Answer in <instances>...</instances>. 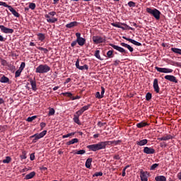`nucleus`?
Returning a JSON list of instances; mask_svg holds the SVG:
<instances>
[{"label":"nucleus","mask_w":181,"mask_h":181,"mask_svg":"<svg viewBox=\"0 0 181 181\" xmlns=\"http://www.w3.org/2000/svg\"><path fill=\"white\" fill-rule=\"evenodd\" d=\"M112 144H115V145H118V144H121V140L117 141H100L98 144L88 145L86 146L89 151H92V152H97V151H101L103 149H105L107 146L110 145H112Z\"/></svg>","instance_id":"f257e3e1"},{"label":"nucleus","mask_w":181,"mask_h":181,"mask_svg":"<svg viewBox=\"0 0 181 181\" xmlns=\"http://www.w3.org/2000/svg\"><path fill=\"white\" fill-rule=\"evenodd\" d=\"M49 70L50 66H49L47 64H40L35 69V73L44 74L45 73H49Z\"/></svg>","instance_id":"f03ea898"},{"label":"nucleus","mask_w":181,"mask_h":181,"mask_svg":"<svg viewBox=\"0 0 181 181\" xmlns=\"http://www.w3.org/2000/svg\"><path fill=\"white\" fill-rule=\"evenodd\" d=\"M146 12L148 13H150V15H151L152 16H153V18H155V19H156V21H159V19H160L161 13H160V11H159V10H158L156 8L152 9L151 8H147Z\"/></svg>","instance_id":"7ed1b4c3"},{"label":"nucleus","mask_w":181,"mask_h":181,"mask_svg":"<svg viewBox=\"0 0 181 181\" xmlns=\"http://www.w3.org/2000/svg\"><path fill=\"white\" fill-rule=\"evenodd\" d=\"M92 40L95 45H100V43H105V37H101L98 35L93 36Z\"/></svg>","instance_id":"20e7f679"},{"label":"nucleus","mask_w":181,"mask_h":181,"mask_svg":"<svg viewBox=\"0 0 181 181\" xmlns=\"http://www.w3.org/2000/svg\"><path fill=\"white\" fill-rule=\"evenodd\" d=\"M47 134V131L44 130L40 134H35L31 136L30 138H34L33 140V142H34V144H35V143L37 142V141H39V139H40L41 138H43V136H45V135H46Z\"/></svg>","instance_id":"39448f33"},{"label":"nucleus","mask_w":181,"mask_h":181,"mask_svg":"<svg viewBox=\"0 0 181 181\" xmlns=\"http://www.w3.org/2000/svg\"><path fill=\"white\" fill-rule=\"evenodd\" d=\"M75 35L76 36V42H77L78 45L81 47L85 45H86V38H83L81 37V33H76Z\"/></svg>","instance_id":"423d86ee"},{"label":"nucleus","mask_w":181,"mask_h":181,"mask_svg":"<svg viewBox=\"0 0 181 181\" xmlns=\"http://www.w3.org/2000/svg\"><path fill=\"white\" fill-rule=\"evenodd\" d=\"M110 46H111V47H112L113 49H115V50H117V52H119V53H122V54H123V56H124L125 54H127L128 53V51H127L125 49L118 46V45H115L114 44H109Z\"/></svg>","instance_id":"0eeeda50"},{"label":"nucleus","mask_w":181,"mask_h":181,"mask_svg":"<svg viewBox=\"0 0 181 181\" xmlns=\"http://www.w3.org/2000/svg\"><path fill=\"white\" fill-rule=\"evenodd\" d=\"M112 25L115 28H119V29H122V30H125V29H129V30H134V28H132V27H129L126 23H122L121 24V25H122L124 27L121 26V25H119L118 23H112Z\"/></svg>","instance_id":"6e6552de"},{"label":"nucleus","mask_w":181,"mask_h":181,"mask_svg":"<svg viewBox=\"0 0 181 181\" xmlns=\"http://www.w3.org/2000/svg\"><path fill=\"white\" fill-rule=\"evenodd\" d=\"M153 88L155 93H156L157 94H159L160 93V88L159 87L158 78H155L153 80Z\"/></svg>","instance_id":"1a4fd4ad"},{"label":"nucleus","mask_w":181,"mask_h":181,"mask_svg":"<svg viewBox=\"0 0 181 181\" xmlns=\"http://www.w3.org/2000/svg\"><path fill=\"white\" fill-rule=\"evenodd\" d=\"M143 152L146 155H153L156 151L152 147L146 146V147H144Z\"/></svg>","instance_id":"9d476101"},{"label":"nucleus","mask_w":181,"mask_h":181,"mask_svg":"<svg viewBox=\"0 0 181 181\" xmlns=\"http://www.w3.org/2000/svg\"><path fill=\"white\" fill-rule=\"evenodd\" d=\"M155 69L159 73H165V74L173 73V69H170L169 68H159L158 66H156Z\"/></svg>","instance_id":"9b49d317"},{"label":"nucleus","mask_w":181,"mask_h":181,"mask_svg":"<svg viewBox=\"0 0 181 181\" xmlns=\"http://www.w3.org/2000/svg\"><path fill=\"white\" fill-rule=\"evenodd\" d=\"M0 30L3 33H6V34H12L13 33V29L11 28H8L6 27H5L4 25H0Z\"/></svg>","instance_id":"f8f14e48"},{"label":"nucleus","mask_w":181,"mask_h":181,"mask_svg":"<svg viewBox=\"0 0 181 181\" xmlns=\"http://www.w3.org/2000/svg\"><path fill=\"white\" fill-rule=\"evenodd\" d=\"M28 81H30V83L31 84V88H32L33 91H37V84H36V78L34 77L33 79L32 78H30Z\"/></svg>","instance_id":"ddd939ff"},{"label":"nucleus","mask_w":181,"mask_h":181,"mask_svg":"<svg viewBox=\"0 0 181 181\" xmlns=\"http://www.w3.org/2000/svg\"><path fill=\"white\" fill-rule=\"evenodd\" d=\"M122 38L124 39L125 40H127L128 42H130V43H132L135 46H142V44L141 42H139L138 41H136L135 40L128 38L125 36H123Z\"/></svg>","instance_id":"4468645a"},{"label":"nucleus","mask_w":181,"mask_h":181,"mask_svg":"<svg viewBox=\"0 0 181 181\" xmlns=\"http://www.w3.org/2000/svg\"><path fill=\"white\" fill-rule=\"evenodd\" d=\"M164 78L168 81H171V83H177V79L173 75H166L164 76Z\"/></svg>","instance_id":"2eb2a0df"},{"label":"nucleus","mask_w":181,"mask_h":181,"mask_svg":"<svg viewBox=\"0 0 181 181\" xmlns=\"http://www.w3.org/2000/svg\"><path fill=\"white\" fill-rule=\"evenodd\" d=\"M90 107H91V104H88V105H85L83 107H82L79 110H78L76 112L77 114H79L80 115H83V113L85 111H87Z\"/></svg>","instance_id":"dca6fc26"},{"label":"nucleus","mask_w":181,"mask_h":181,"mask_svg":"<svg viewBox=\"0 0 181 181\" xmlns=\"http://www.w3.org/2000/svg\"><path fill=\"white\" fill-rule=\"evenodd\" d=\"M7 8H8V11L11 12L12 15H13V16L16 18H19L21 16V14H19V13H18L17 11L12 7V6H8Z\"/></svg>","instance_id":"f3484780"},{"label":"nucleus","mask_w":181,"mask_h":181,"mask_svg":"<svg viewBox=\"0 0 181 181\" xmlns=\"http://www.w3.org/2000/svg\"><path fill=\"white\" fill-rule=\"evenodd\" d=\"M80 116H81V115H79L78 113H77L76 112L75 115H74V118H73L74 122H75L78 125H81V122H80V119H79Z\"/></svg>","instance_id":"a211bd4d"},{"label":"nucleus","mask_w":181,"mask_h":181,"mask_svg":"<svg viewBox=\"0 0 181 181\" xmlns=\"http://www.w3.org/2000/svg\"><path fill=\"white\" fill-rule=\"evenodd\" d=\"M140 177L141 181H148V172L141 171Z\"/></svg>","instance_id":"6ab92c4d"},{"label":"nucleus","mask_w":181,"mask_h":181,"mask_svg":"<svg viewBox=\"0 0 181 181\" xmlns=\"http://www.w3.org/2000/svg\"><path fill=\"white\" fill-rule=\"evenodd\" d=\"M136 144L138 145V146H145V145L148 144V139H144L142 140H139L136 141Z\"/></svg>","instance_id":"aec40b11"},{"label":"nucleus","mask_w":181,"mask_h":181,"mask_svg":"<svg viewBox=\"0 0 181 181\" xmlns=\"http://www.w3.org/2000/svg\"><path fill=\"white\" fill-rule=\"evenodd\" d=\"M35 175H36V173L35 171H33L29 174H27L25 177V180H29V179H33V177H35Z\"/></svg>","instance_id":"412c9836"},{"label":"nucleus","mask_w":181,"mask_h":181,"mask_svg":"<svg viewBox=\"0 0 181 181\" xmlns=\"http://www.w3.org/2000/svg\"><path fill=\"white\" fill-rule=\"evenodd\" d=\"M120 46H122V47H126L131 52H134V48L132 47H131V45H129L127 43L122 42V43H120Z\"/></svg>","instance_id":"4be33fe9"},{"label":"nucleus","mask_w":181,"mask_h":181,"mask_svg":"<svg viewBox=\"0 0 181 181\" xmlns=\"http://www.w3.org/2000/svg\"><path fill=\"white\" fill-rule=\"evenodd\" d=\"M78 25V23L77 21L71 22L66 25V28H68V29H71V28H74V26H77Z\"/></svg>","instance_id":"5701e85b"},{"label":"nucleus","mask_w":181,"mask_h":181,"mask_svg":"<svg viewBox=\"0 0 181 181\" xmlns=\"http://www.w3.org/2000/svg\"><path fill=\"white\" fill-rule=\"evenodd\" d=\"M78 139L75 138V139H72L69 141H67L66 143V145H68V146H70V145H74V144H78Z\"/></svg>","instance_id":"b1692460"},{"label":"nucleus","mask_w":181,"mask_h":181,"mask_svg":"<svg viewBox=\"0 0 181 181\" xmlns=\"http://www.w3.org/2000/svg\"><path fill=\"white\" fill-rule=\"evenodd\" d=\"M93 162V159L91 158H89L86 160L85 166L87 168V169H90L91 168V163Z\"/></svg>","instance_id":"393cba45"},{"label":"nucleus","mask_w":181,"mask_h":181,"mask_svg":"<svg viewBox=\"0 0 181 181\" xmlns=\"http://www.w3.org/2000/svg\"><path fill=\"white\" fill-rule=\"evenodd\" d=\"M148 125H149V124L145 122H141L136 124L137 128H144V127H147Z\"/></svg>","instance_id":"a878e982"},{"label":"nucleus","mask_w":181,"mask_h":181,"mask_svg":"<svg viewBox=\"0 0 181 181\" xmlns=\"http://www.w3.org/2000/svg\"><path fill=\"white\" fill-rule=\"evenodd\" d=\"M156 181H166V177L163 175H158L155 177Z\"/></svg>","instance_id":"bb28decb"},{"label":"nucleus","mask_w":181,"mask_h":181,"mask_svg":"<svg viewBox=\"0 0 181 181\" xmlns=\"http://www.w3.org/2000/svg\"><path fill=\"white\" fill-rule=\"evenodd\" d=\"M37 36L38 37V40H40V42H43V40L46 39V36L43 33H38Z\"/></svg>","instance_id":"cd10ccee"},{"label":"nucleus","mask_w":181,"mask_h":181,"mask_svg":"<svg viewBox=\"0 0 181 181\" xmlns=\"http://www.w3.org/2000/svg\"><path fill=\"white\" fill-rule=\"evenodd\" d=\"M0 83H9V78L5 76L4 75L1 78H0Z\"/></svg>","instance_id":"c85d7f7f"},{"label":"nucleus","mask_w":181,"mask_h":181,"mask_svg":"<svg viewBox=\"0 0 181 181\" xmlns=\"http://www.w3.org/2000/svg\"><path fill=\"white\" fill-rule=\"evenodd\" d=\"M171 52H173V53H176L177 54L181 55V49L172 47Z\"/></svg>","instance_id":"c756f323"},{"label":"nucleus","mask_w":181,"mask_h":181,"mask_svg":"<svg viewBox=\"0 0 181 181\" xmlns=\"http://www.w3.org/2000/svg\"><path fill=\"white\" fill-rule=\"evenodd\" d=\"M106 54L108 59H112L114 57V50H109Z\"/></svg>","instance_id":"7c9ffc66"},{"label":"nucleus","mask_w":181,"mask_h":181,"mask_svg":"<svg viewBox=\"0 0 181 181\" xmlns=\"http://www.w3.org/2000/svg\"><path fill=\"white\" fill-rule=\"evenodd\" d=\"M47 22H48V23H56V22H57V18H49V19H47Z\"/></svg>","instance_id":"2f4dec72"},{"label":"nucleus","mask_w":181,"mask_h":181,"mask_svg":"<svg viewBox=\"0 0 181 181\" xmlns=\"http://www.w3.org/2000/svg\"><path fill=\"white\" fill-rule=\"evenodd\" d=\"M75 132H71V133H69L67 134L63 135L62 138L63 139H66V138H70V136H73L75 135Z\"/></svg>","instance_id":"473e14b6"},{"label":"nucleus","mask_w":181,"mask_h":181,"mask_svg":"<svg viewBox=\"0 0 181 181\" xmlns=\"http://www.w3.org/2000/svg\"><path fill=\"white\" fill-rule=\"evenodd\" d=\"M146 101H151L152 100V93H147L146 95Z\"/></svg>","instance_id":"72a5a7b5"},{"label":"nucleus","mask_w":181,"mask_h":181,"mask_svg":"<svg viewBox=\"0 0 181 181\" xmlns=\"http://www.w3.org/2000/svg\"><path fill=\"white\" fill-rule=\"evenodd\" d=\"M95 57H96V59H98L99 60H103V59L101 58V56L100 55V50L95 51Z\"/></svg>","instance_id":"f704fd0d"},{"label":"nucleus","mask_w":181,"mask_h":181,"mask_svg":"<svg viewBox=\"0 0 181 181\" xmlns=\"http://www.w3.org/2000/svg\"><path fill=\"white\" fill-rule=\"evenodd\" d=\"M36 118H37V116L36 115L29 117L27 118L26 121H28V122H32V121H34V119H36Z\"/></svg>","instance_id":"c9c22d12"},{"label":"nucleus","mask_w":181,"mask_h":181,"mask_svg":"<svg viewBox=\"0 0 181 181\" xmlns=\"http://www.w3.org/2000/svg\"><path fill=\"white\" fill-rule=\"evenodd\" d=\"M12 158L10 156H6V159L3 160V163H10Z\"/></svg>","instance_id":"e433bc0d"},{"label":"nucleus","mask_w":181,"mask_h":181,"mask_svg":"<svg viewBox=\"0 0 181 181\" xmlns=\"http://www.w3.org/2000/svg\"><path fill=\"white\" fill-rule=\"evenodd\" d=\"M28 8L30 9H32V11H34V9L36 8V4H35V3H29Z\"/></svg>","instance_id":"4c0bfd02"},{"label":"nucleus","mask_w":181,"mask_h":181,"mask_svg":"<svg viewBox=\"0 0 181 181\" xmlns=\"http://www.w3.org/2000/svg\"><path fill=\"white\" fill-rule=\"evenodd\" d=\"M164 141H169V139H173L175 138L173 136L171 135H167L165 136H163Z\"/></svg>","instance_id":"58836bf2"},{"label":"nucleus","mask_w":181,"mask_h":181,"mask_svg":"<svg viewBox=\"0 0 181 181\" xmlns=\"http://www.w3.org/2000/svg\"><path fill=\"white\" fill-rule=\"evenodd\" d=\"M21 73H22V71L21 69H18L15 73V78H18V77H21Z\"/></svg>","instance_id":"ea45409f"},{"label":"nucleus","mask_w":181,"mask_h":181,"mask_svg":"<svg viewBox=\"0 0 181 181\" xmlns=\"http://www.w3.org/2000/svg\"><path fill=\"white\" fill-rule=\"evenodd\" d=\"M62 95H64V97H68L69 98H71V97H73V94H71V93H63Z\"/></svg>","instance_id":"a19ab883"},{"label":"nucleus","mask_w":181,"mask_h":181,"mask_svg":"<svg viewBox=\"0 0 181 181\" xmlns=\"http://www.w3.org/2000/svg\"><path fill=\"white\" fill-rule=\"evenodd\" d=\"M78 70H88V65L84 64L83 66H81Z\"/></svg>","instance_id":"79ce46f5"},{"label":"nucleus","mask_w":181,"mask_h":181,"mask_svg":"<svg viewBox=\"0 0 181 181\" xmlns=\"http://www.w3.org/2000/svg\"><path fill=\"white\" fill-rule=\"evenodd\" d=\"M158 166H159V164L158 163H154L153 164L151 168H150V170H155V169L156 168H158Z\"/></svg>","instance_id":"37998d69"},{"label":"nucleus","mask_w":181,"mask_h":181,"mask_svg":"<svg viewBox=\"0 0 181 181\" xmlns=\"http://www.w3.org/2000/svg\"><path fill=\"white\" fill-rule=\"evenodd\" d=\"M86 150H79L75 153L76 155H84Z\"/></svg>","instance_id":"c03bdc74"},{"label":"nucleus","mask_w":181,"mask_h":181,"mask_svg":"<svg viewBox=\"0 0 181 181\" xmlns=\"http://www.w3.org/2000/svg\"><path fill=\"white\" fill-rule=\"evenodd\" d=\"M98 176H103V172H96L93 175V177H98Z\"/></svg>","instance_id":"a18cd8bd"},{"label":"nucleus","mask_w":181,"mask_h":181,"mask_svg":"<svg viewBox=\"0 0 181 181\" xmlns=\"http://www.w3.org/2000/svg\"><path fill=\"white\" fill-rule=\"evenodd\" d=\"M127 5L129 6V8H135V2L134 1H129Z\"/></svg>","instance_id":"49530a36"},{"label":"nucleus","mask_w":181,"mask_h":181,"mask_svg":"<svg viewBox=\"0 0 181 181\" xmlns=\"http://www.w3.org/2000/svg\"><path fill=\"white\" fill-rule=\"evenodd\" d=\"M54 109L53 108H49V113H48V115L50 117L52 115H54Z\"/></svg>","instance_id":"de8ad7c7"},{"label":"nucleus","mask_w":181,"mask_h":181,"mask_svg":"<svg viewBox=\"0 0 181 181\" xmlns=\"http://www.w3.org/2000/svg\"><path fill=\"white\" fill-rule=\"evenodd\" d=\"M25 66L26 64L25 62H22L18 69L21 70V71H23V69H25Z\"/></svg>","instance_id":"09e8293b"},{"label":"nucleus","mask_w":181,"mask_h":181,"mask_svg":"<svg viewBox=\"0 0 181 181\" xmlns=\"http://www.w3.org/2000/svg\"><path fill=\"white\" fill-rule=\"evenodd\" d=\"M26 151H23L22 152V155L21 156V159H26Z\"/></svg>","instance_id":"8fccbe9b"},{"label":"nucleus","mask_w":181,"mask_h":181,"mask_svg":"<svg viewBox=\"0 0 181 181\" xmlns=\"http://www.w3.org/2000/svg\"><path fill=\"white\" fill-rule=\"evenodd\" d=\"M1 66H8V62L5 59H1Z\"/></svg>","instance_id":"3c124183"},{"label":"nucleus","mask_w":181,"mask_h":181,"mask_svg":"<svg viewBox=\"0 0 181 181\" xmlns=\"http://www.w3.org/2000/svg\"><path fill=\"white\" fill-rule=\"evenodd\" d=\"M38 50H41V51L44 52V53H45V54L47 53V52H49V50H47V49L43 48L42 47H39Z\"/></svg>","instance_id":"603ef678"},{"label":"nucleus","mask_w":181,"mask_h":181,"mask_svg":"<svg viewBox=\"0 0 181 181\" xmlns=\"http://www.w3.org/2000/svg\"><path fill=\"white\" fill-rule=\"evenodd\" d=\"M0 6H4V8H8L9 5H8L6 2L0 1Z\"/></svg>","instance_id":"864d4df0"},{"label":"nucleus","mask_w":181,"mask_h":181,"mask_svg":"<svg viewBox=\"0 0 181 181\" xmlns=\"http://www.w3.org/2000/svg\"><path fill=\"white\" fill-rule=\"evenodd\" d=\"M105 93V88L104 87H101V93L100 95L102 96V98H104V93Z\"/></svg>","instance_id":"5fc2aeb1"},{"label":"nucleus","mask_w":181,"mask_h":181,"mask_svg":"<svg viewBox=\"0 0 181 181\" xmlns=\"http://www.w3.org/2000/svg\"><path fill=\"white\" fill-rule=\"evenodd\" d=\"M75 66L76 67V69H80V61L78 59L76 60Z\"/></svg>","instance_id":"6e6d98bb"},{"label":"nucleus","mask_w":181,"mask_h":181,"mask_svg":"<svg viewBox=\"0 0 181 181\" xmlns=\"http://www.w3.org/2000/svg\"><path fill=\"white\" fill-rule=\"evenodd\" d=\"M95 97H96V98H98V99L103 98V96L101 95V94H100V92L96 93Z\"/></svg>","instance_id":"4d7b16f0"},{"label":"nucleus","mask_w":181,"mask_h":181,"mask_svg":"<svg viewBox=\"0 0 181 181\" xmlns=\"http://www.w3.org/2000/svg\"><path fill=\"white\" fill-rule=\"evenodd\" d=\"M105 122L103 123L101 122H98V127H99L100 128H101V127H104V125H105Z\"/></svg>","instance_id":"13d9d810"},{"label":"nucleus","mask_w":181,"mask_h":181,"mask_svg":"<svg viewBox=\"0 0 181 181\" xmlns=\"http://www.w3.org/2000/svg\"><path fill=\"white\" fill-rule=\"evenodd\" d=\"M40 127H41V130L43 129V128H45V127H46V124L45 122H41L40 124Z\"/></svg>","instance_id":"bf43d9fd"},{"label":"nucleus","mask_w":181,"mask_h":181,"mask_svg":"<svg viewBox=\"0 0 181 181\" xmlns=\"http://www.w3.org/2000/svg\"><path fill=\"white\" fill-rule=\"evenodd\" d=\"M30 160H35V153L30 154Z\"/></svg>","instance_id":"052dcab7"},{"label":"nucleus","mask_w":181,"mask_h":181,"mask_svg":"<svg viewBox=\"0 0 181 181\" xmlns=\"http://www.w3.org/2000/svg\"><path fill=\"white\" fill-rule=\"evenodd\" d=\"M77 40H75V41H73L72 42H71V47H74V46H76V45H77Z\"/></svg>","instance_id":"680f3d73"},{"label":"nucleus","mask_w":181,"mask_h":181,"mask_svg":"<svg viewBox=\"0 0 181 181\" xmlns=\"http://www.w3.org/2000/svg\"><path fill=\"white\" fill-rule=\"evenodd\" d=\"M127 170L125 168H123L122 176L124 177L127 175V173L125 172Z\"/></svg>","instance_id":"e2e57ef3"},{"label":"nucleus","mask_w":181,"mask_h":181,"mask_svg":"<svg viewBox=\"0 0 181 181\" xmlns=\"http://www.w3.org/2000/svg\"><path fill=\"white\" fill-rule=\"evenodd\" d=\"M5 40H6V39L0 35V42H5Z\"/></svg>","instance_id":"0e129e2a"},{"label":"nucleus","mask_w":181,"mask_h":181,"mask_svg":"<svg viewBox=\"0 0 181 181\" xmlns=\"http://www.w3.org/2000/svg\"><path fill=\"white\" fill-rule=\"evenodd\" d=\"M49 15H50V16H54L56 15V12L55 11H51L49 13Z\"/></svg>","instance_id":"69168bd1"},{"label":"nucleus","mask_w":181,"mask_h":181,"mask_svg":"<svg viewBox=\"0 0 181 181\" xmlns=\"http://www.w3.org/2000/svg\"><path fill=\"white\" fill-rule=\"evenodd\" d=\"M118 64H119V60H116V61H115L113 65H115V66H118Z\"/></svg>","instance_id":"338daca9"},{"label":"nucleus","mask_w":181,"mask_h":181,"mask_svg":"<svg viewBox=\"0 0 181 181\" xmlns=\"http://www.w3.org/2000/svg\"><path fill=\"white\" fill-rule=\"evenodd\" d=\"M177 179H179V180H181V172L177 173Z\"/></svg>","instance_id":"774afa93"}]
</instances>
